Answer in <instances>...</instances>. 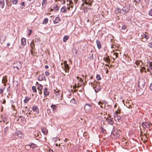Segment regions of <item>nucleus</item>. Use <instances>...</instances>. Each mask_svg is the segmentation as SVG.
I'll return each mask as SVG.
<instances>
[{"mask_svg":"<svg viewBox=\"0 0 152 152\" xmlns=\"http://www.w3.org/2000/svg\"><path fill=\"white\" fill-rule=\"evenodd\" d=\"M22 66V64L20 61L16 62L13 64V69L15 73L18 74L19 73V70L21 68Z\"/></svg>","mask_w":152,"mask_h":152,"instance_id":"f257e3e1","label":"nucleus"},{"mask_svg":"<svg viewBox=\"0 0 152 152\" xmlns=\"http://www.w3.org/2000/svg\"><path fill=\"white\" fill-rule=\"evenodd\" d=\"M92 104H86L84 107V110L87 113H90L92 110Z\"/></svg>","mask_w":152,"mask_h":152,"instance_id":"f03ea898","label":"nucleus"},{"mask_svg":"<svg viewBox=\"0 0 152 152\" xmlns=\"http://www.w3.org/2000/svg\"><path fill=\"white\" fill-rule=\"evenodd\" d=\"M111 137L112 138L116 139L119 137L120 134L119 131L117 130H114L111 133Z\"/></svg>","mask_w":152,"mask_h":152,"instance_id":"7ed1b4c3","label":"nucleus"},{"mask_svg":"<svg viewBox=\"0 0 152 152\" xmlns=\"http://www.w3.org/2000/svg\"><path fill=\"white\" fill-rule=\"evenodd\" d=\"M100 83L98 82H96V85L94 86L93 88L94 89L95 91L97 93L101 89V88L99 86Z\"/></svg>","mask_w":152,"mask_h":152,"instance_id":"20e7f679","label":"nucleus"},{"mask_svg":"<svg viewBox=\"0 0 152 152\" xmlns=\"http://www.w3.org/2000/svg\"><path fill=\"white\" fill-rule=\"evenodd\" d=\"M142 125L144 128H149L152 125V124L149 122H142Z\"/></svg>","mask_w":152,"mask_h":152,"instance_id":"39448f33","label":"nucleus"},{"mask_svg":"<svg viewBox=\"0 0 152 152\" xmlns=\"http://www.w3.org/2000/svg\"><path fill=\"white\" fill-rule=\"evenodd\" d=\"M83 2L82 4V6L84 7V4H85L86 5H88L91 6L92 4L93 0H82Z\"/></svg>","mask_w":152,"mask_h":152,"instance_id":"423d86ee","label":"nucleus"},{"mask_svg":"<svg viewBox=\"0 0 152 152\" xmlns=\"http://www.w3.org/2000/svg\"><path fill=\"white\" fill-rule=\"evenodd\" d=\"M69 65L67 64L62 66V68L65 71V73H69Z\"/></svg>","mask_w":152,"mask_h":152,"instance_id":"0eeeda50","label":"nucleus"},{"mask_svg":"<svg viewBox=\"0 0 152 152\" xmlns=\"http://www.w3.org/2000/svg\"><path fill=\"white\" fill-rule=\"evenodd\" d=\"M118 113L120 114L119 112L118 111H116L115 113V115L114 117V119L116 121H119L121 119V117L118 114Z\"/></svg>","mask_w":152,"mask_h":152,"instance_id":"6e6552de","label":"nucleus"},{"mask_svg":"<svg viewBox=\"0 0 152 152\" xmlns=\"http://www.w3.org/2000/svg\"><path fill=\"white\" fill-rule=\"evenodd\" d=\"M15 135L18 136L20 138H23L24 137V135L20 131H19L15 133Z\"/></svg>","mask_w":152,"mask_h":152,"instance_id":"1a4fd4ad","label":"nucleus"},{"mask_svg":"<svg viewBox=\"0 0 152 152\" xmlns=\"http://www.w3.org/2000/svg\"><path fill=\"white\" fill-rule=\"evenodd\" d=\"M32 110L35 112V114H38L39 113V109L37 106L34 105L32 108Z\"/></svg>","mask_w":152,"mask_h":152,"instance_id":"9d476101","label":"nucleus"},{"mask_svg":"<svg viewBox=\"0 0 152 152\" xmlns=\"http://www.w3.org/2000/svg\"><path fill=\"white\" fill-rule=\"evenodd\" d=\"M26 146H29L33 149L35 148L38 147L37 145L33 143H31L30 144L26 145Z\"/></svg>","mask_w":152,"mask_h":152,"instance_id":"9b49d317","label":"nucleus"},{"mask_svg":"<svg viewBox=\"0 0 152 152\" xmlns=\"http://www.w3.org/2000/svg\"><path fill=\"white\" fill-rule=\"evenodd\" d=\"M51 107L52 109V111L53 112H56L58 110V107L55 104L51 105Z\"/></svg>","mask_w":152,"mask_h":152,"instance_id":"f8f14e48","label":"nucleus"},{"mask_svg":"<svg viewBox=\"0 0 152 152\" xmlns=\"http://www.w3.org/2000/svg\"><path fill=\"white\" fill-rule=\"evenodd\" d=\"M149 66L147 69V71L150 72V73L152 74V63L149 62Z\"/></svg>","mask_w":152,"mask_h":152,"instance_id":"ddd939ff","label":"nucleus"},{"mask_svg":"<svg viewBox=\"0 0 152 152\" xmlns=\"http://www.w3.org/2000/svg\"><path fill=\"white\" fill-rule=\"evenodd\" d=\"M45 79V77L44 74L40 75L38 78V80L42 81L44 80Z\"/></svg>","mask_w":152,"mask_h":152,"instance_id":"4468645a","label":"nucleus"},{"mask_svg":"<svg viewBox=\"0 0 152 152\" xmlns=\"http://www.w3.org/2000/svg\"><path fill=\"white\" fill-rule=\"evenodd\" d=\"M128 10L127 8L124 7L122 10H120V12L122 13L123 14H125L128 12Z\"/></svg>","mask_w":152,"mask_h":152,"instance_id":"2eb2a0df","label":"nucleus"},{"mask_svg":"<svg viewBox=\"0 0 152 152\" xmlns=\"http://www.w3.org/2000/svg\"><path fill=\"white\" fill-rule=\"evenodd\" d=\"M106 120L108 122V123L111 125H113V118H107L106 119Z\"/></svg>","mask_w":152,"mask_h":152,"instance_id":"dca6fc26","label":"nucleus"},{"mask_svg":"<svg viewBox=\"0 0 152 152\" xmlns=\"http://www.w3.org/2000/svg\"><path fill=\"white\" fill-rule=\"evenodd\" d=\"M41 131L45 135H47L48 133V130L45 127L41 128Z\"/></svg>","mask_w":152,"mask_h":152,"instance_id":"f3484780","label":"nucleus"},{"mask_svg":"<svg viewBox=\"0 0 152 152\" xmlns=\"http://www.w3.org/2000/svg\"><path fill=\"white\" fill-rule=\"evenodd\" d=\"M121 30L122 32L125 33L127 32L128 29L125 25H123L122 26Z\"/></svg>","mask_w":152,"mask_h":152,"instance_id":"a211bd4d","label":"nucleus"},{"mask_svg":"<svg viewBox=\"0 0 152 152\" xmlns=\"http://www.w3.org/2000/svg\"><path fill=\"white\" fill-rule=\"evenodd\" d=\"M44 94L45 96H48L49 94V92L48 88L47 87H45L44 89Z\"/></svg>","mask_w":152,"mask_h":152,"instance_id":"6ab92c4d","label":"nucleus"},{"mask_svg":"<svg viewBox=\"0 0 152 152\" xmlns=\"http://www.w3.org/2000/svg\"><path fill=\"white\" fill-rule=\"evenodd\" d=\"M143 35H142V38L144 37L147 39L149 38V35L148 33L145 32L144 33H143Z\"/></svg>","mask_w":152,"mask_h":152,"instance_id":"aec40b11","label":"nucleus"},{"mask_svg":"<svg viewBox=\"0 0 152 152\" xmlns=\"http://www.w3.org/2000/svg\"><path fill=\"white\" fill-rule=\"evenodd\" d=\"M96 43L98 49H101L102 48V45L100 41L99 40H96Z\"/></svg>","mask_w":152,"mask_h":152,"instance_id":"412c9836","label":"nucleus"},{"mask_svg":"<svg viewBox=\"0 0 152 152\" xmlns=\"http://www.w3.org/2000/svg\"><path fill=\"white\" fill-rule=\"evenodd\" d=\"M47 0H43L42 2V6L43 8H45L46 6Z\"/></svg>","mask_w":152,"mask_h":152,"instance_id":"4be33fe9","label":"nucleus"},{"mask_svg":"<svg viewBox=\"0 0 152 152\" xmlns=\"http://www.w3.org/2000/svg\"><path fill=\"white\" fill-rule=\"evenodd\" d=\"M93 51L92 50H91L90 52L91 53L89 54L90 56L88 57V58L90 60H93L94 59L93 54L92 53Z\"/></svg>","mask_w":152,"mask_h":152,"instance_id":"5701e85b","label":"nucleus"},{"mask_svg":"<svg viewBox=\"0 0 152 152\" xmlns=\"http://www.w3.org/2000/svg\"><path fill=\"white\" fill-rule=\"evenodd\" d=\"M4 0H0V7L1 8H4Z\"/></svg>","mask_w":152,"mask_h":152,"instance_id":"b1692460","label":"nucleus"},{"mask_svg":"<svg viewBox=\"0 0 152 152\" xmlns=\"http://www.w3.org/2000/svg\"><path fill=\"white\" fill-rule=\"evenodd\" d=\"M61 20L58 17H57L55 18V20H54L53 21V23L54 24H56L58 23Z\"/></svg>","mask_w":152,"mask_h":152,"instance_id":"393cba45","label":"nucleus"},{"mask_svg":"<svg viewBox=\"0 0 152 152\" xmlns=\"http://www.w3.org/2000/svg\"><path fill=\"white\" fill-rule=\"evenodd\" d=\"M61 12L62 13H65L67 12L66 7L65 6H64L62 7L61 9Z\"/></svg>","mask_w":152,"mask_h":152,"instance_id":"a878e982","label":"nucleus"},{"mask_svg":"<svg viewBox=\"0 0 152 152\" xmlns=\"http://www.w3.org/2000/svg\"><path fill=\"white\" fill-rule=\"evenodd\" d=\"M21 44L23 46H25L26 44V39L23 38L21 39Z\"/></svg>","mask_w":152,"mask_h":152,"instance_id":"bb28decb","label":"nucleus"},{"mask_svg":"<svg viewBox=\"0 0 152 152\" xmlns=\"http://www.w3.org/2000/svg\"><path fill=\"white\" fill-rule=\"evenodd\" d=\"M30 46L31 50H35V49H34L35 47V45L33 41H32L31 42Z\"/></svg>","mask_w":152,"mask_h":152,"instance_id":"cd10ccee","label":"nucleus"},{"mask_svg":"<svg viewBox=\"0 0 152 152\" xmlns=\"http://www.w3.org/2000/svg\"><path fill=\"white\" fill-rule=\"evenodd\" d=\"M37 83L38 84L37 88L39 91L42 90V86L39 84H38L37 82Z\"/></svg>","mask_w":152,"mask_h":152,"instance_id":"c85d7f7f","label":"nucleus"},{"mask_svg":"<svg viewBox=\"0 0 152 152\" xmlns=\"http://www.w3.org/2000/svg\"><path fill=\"white\" fill-rule=\"evenodd\" d=\"M7 76H4L2 81V83H7Z\"/></svg>","mask_w":152,"mask_h":152,"instance_id":"c756f323","label":"nucleus"},{"mask_svg":"<svg viewBox=\"0 0 152 152\" xmlns=\"http://www.w3.org/2000/svg\"><path fill=\"white\" fill-rule=\"evenodd\" d=\"M109 57L108 56L107 57H104L103 58V60L106 62L108 63H110V60L109 58Z\"/></svg>","mask_w":152,"mask_h":152,"instance_id":"7c9ffc66","label":"nucleus"},{"mask_svg":"<svg viewBox=\"0 0 152 152\" xmlns=\"http://www.w3.org/2000/svg\"><path fill=\"white\" fill-rule=\"evenodd\" d=\"M69 37L68 36H65L63 39V41L64 42H65L69 39Z\"/></svg>","mask_w":152,"mask_h":152,"instance_id":"2f4dec72","label":"nucleus"},{"mask_svg":"<svg viewBox=\"0 0 152 152\" xmlns=\"http://www.w3.org/2000/svg\"><path fill=\"white\" fill-rule=\"evenodd\" d=\"M31 99L30 97H26L25 99L24 100V103H26Z\"/></svg>","mask_w":152,"mask_h":152,"instance_id":"473e14b6","label":"nucleus"},{"mask_svg":"<svg viewBox=\"0 0 152 152\" xmlns=\"http://www.w3.org/2000/svg\"><path fill=\"white\" fill-rule=\"evenodd\" d=\"M53 9L56 11H57L59 10V7L56 4H55L53 7Z\"/></svg>","mask_w":152,"mask_h":152,"instance_id":"72a5a7b5","label":"nucleus"},{"mask_svg":"<svg viewBox=\"0 0 152 152\" xmlns=\"http://www.w3.org/2000/svg\"><path fill=\"white\" fill-rule=\"evenodd\" d=\"M1 117L2 121L4 123L6 121V116L5 115H2L1 116Z\"/></svg>","mask_w":152,"mask_h":152,"instance_id":"f704fd0d","label":"nucleus"},{"mask_svg":"<svg viewBox=\"0 0 152 152\" xmlns=\"http://www.w3.org/2000/svg\"><path fill=\"white\" fill-rule=\"evenodd\" d=\"M10 2L14 4H16L18 2V0H11Z\"/></svg>","mask_w":152,"mask_h":152,"instance_id":"c9c22d12","label":"nucleus"},{"mask_svg":"<svg viewBox=\"0 0 152 152\" xmlns=\"http://www.w3.org/2000/svg\"><path fill=\"white\" fill-rule=\"evenodd\" d=\"M48 19L47 18H45L43 21V24H46L48 22Z\"/></svg>","mask_w":152,"mask_h":152,"instance_id":"e433bc0d","label":"nucleus"},{"mask_svg":"<svg viewBox=\"0 0 152 152\" xmlns=\"http://www.w3.org/2000/svg\"><path fill=\"white\" fill-rule=\"evenodd\" d=\"M100 131L102 133H104L106 132V130L104 129L101 126L100 128Z\"/></svg>","mask_w":152,"mask_h":152,"instance_id":"4c0bfd02","label":"nucleus"},{"mask_svg":"<svg viewBox=\"0 0 152 152\" xmlns=\"http://www.w3.org/2000/svg\"><path fill=\"white\" fill-rule=\"evenodd\" d=\"M54 91H55L54 93H55V94L56 95L58 96L59 95V92L60 91L59 90H58L57 89L56 90H55Z\"/></svg>","mask_w":152,"mask_h":152,"instance_id":"58836bf2","label":"nucleus"},{"mask_svg":"<svg viewBox=\"0 0 152 152\" xmlns=\"http://www.w3.org/2000/svg\"><path fill=\"white\" fill-rule=\"evenodd\" d=\"M21 5L23 6V7H20V8L21 9H23L24 7L25 6V3L24 2H22L21 3Z\"/></svg>","mask_w":152,"mask_h":152,"instance_id":"ea45409f","label":"nucleus"},{"mask_svg":"<svg viewBox=\"0 0 152 152\" xmlns=\"http://www.w3.org/2000/svg\"><path fill=\"white\" fill-rule=\"evenodd\" d=\"M9 127H5L4 129V134H6L7 132H8V130Z\"/></svg>","mask_w":152,"mask_h":152,"instance_id":"a19ab883","label":"nucleus"},{"mask_svg":"<svg viewBox=\"0 0 152 152\" xmlns=\"http://www.w3.org/2000/svg\"><path fill=\"white\" fill-rule=\"evenodd\" d=\"M96 79L98 80H99L101 79L100 76V75L99 74L97 75H96Z\"/></svg>","mask_w":152,"mask_h":152,"instance_id":"79ce46f5","label":"nucleus"},{"mask_svg":"<svg viewBox=\"0 0 152 152\" xmlns=\"http://www.w3.org/2000/svg\"><path fill=\"white\" fill-rule=\"evenodd\" d=\"M96 82L94 81V82H91L90 83H89V84L90 83L91 86L94 87V86H95L96 85Z\"/></svg>","mask_w":152,"mask_h":152,"instance_id":"37998d69","label":"nucleus"},{"mask_svg":"<svg viewBox=\"0 0 152 152\" xmlns=\"http://www.w3.org/2000/svg\"><path fill=\"white\" fill-rule=\"evenodd\" d=\"M32 90H33V91H34V92H37V90H36L35 87L34 86H32Z\"/></svg>","mask_w":152,"mask_h":152,"instance_id":"c03bdc74","label":"nucleus"},{"mask_svg":"<svg viewBox=\"0 0 152 152\" xmlns=\"http://www.w3.org/2000/svg\"><path fill=\"white\" fill-rule=\"evenodd\" d=\"M142 62V61H139L138 60L136 61L135 62V64H136L137 65H138L140 64V62Z\"/></svg>","mask_w":152,"mask_h":152,"instance_id":"a18cd8bd","label":"nucleus"},{"mask_svg":"<svg viewBox=\"0 0 152 152\" xmlns=\"http://www.w3.org/2000/svg\"><path fill=\"white\" fill-rule=\"evenodd\" d=\"M129 103H127L126 102V106L129 108H131L132 107V106L130 105H129Z\"/></svg>","mask_w":152,"mask_h":152,"instance_id":"49530a36","label":"nucleus"},{"mask_svg":"<svg viewBox=\"0 0 152 152\" xmlns=\"http://www.w3.org/2000/svg\"><path fill=\"white\" fill-rule=\"evenodd\" d=\"M34 50H32L31 49V56H34Z\"/></svg>","mask_w":152,"mask_h":152,"instance_id":"de8ad7c7","label":"nucleus"},{"mask_svg":"<svg viewBox=\"0 0 152 152\" xmlns=\"http://www.w3.org/2000/svg\"><path fill=\"white\" fill-rule=\"evenodd\" d=\"M140 0H134V2H135L136 3L135 5H136V4L137 3L139 4L140 2Z\"/></svg>","mask_w":152,"mask_h":152,"instance_id":"09e8293b","label":"nucleus"},{"mask_svg":"<svg viewBox=\"0 0 152 152\" xmlns=\"http://www.w3.org/2000/svg\"><path fill=\"white\" fill-rule=\"evenodd\" d=\"M146 70V68L145 67H143L142 68V69H141L140 70L141 72H142V71L145 70V72L146 73V71H145Z\"/></svg>","mask_w":152,"mask_h":152,"instance_id":"8fccbe9b","label":"nucleus"},{"mask_svg":"<svg viewBox=\"0 0 152 152\" xmlns=\"http://www.w3.org/2000/svg\"><path fill=\"white\" fill-rule=\"evenodd\" d=\"M30 4H32L34 2L35 0H28Z\"/></svg>","mask_w":152,"mask_h":152,"instance_id":"3c124183","label":"nucleus"},{"mask_svg":"<svg viewBox=\"0 0 152 152\" xmlns=\"http://www.w3.org/2000/svg\"><path fill=\"white\" fill-rule=\"evenodd\" d=\"M149 15L151 16H152V9H151L149 11Z\"/></svg>","mask_w":152,"mask_h":152,"instance_id":"603ef678","label":"nucleus"},{"mask_svg":"<svg viewBox=\"0 0 152 152\" xmlns=\"http://www.w3.org/2000/svg\"><path fill=\"white\" fill-rule=\"evenodd\" d=\"M90 9V8H88L87 7H86V8L85 9H84V12H87L88 11V9L89 10Z\"/></svg>","mask_w":152,"mask_h":152,"instance_id":"864d4df0","label":"nucleus"},{"mask_svg":"<svg viewBox=\"0 0 152 152\" xmlns=\"http://www.w3.org/2000/svg\"><path fill=\"white\" fill-rule=\"evenodd\" d=\"M71 102H72L73 103L75 104L76 103V101L75 99H73L71 100Z\"/></svg>","mask_w":152,"mask_h":152,"instance_id":"5fc2aeb1","label":"nucleus"},{"mask_svg":"<svg viewBox=\"0 0 152 152\" xmlns=\"http://www.w3.org/2000/svg\"><path fill=\"white\" fill-rule=\"evenodd\" d=\"M29 32L28 34V35L30 36L31 35V33H32V31L30 29L29 30Z\"/></svg>","mask_w":152,"mask_h":152,"instance_id":"6e6d98bb","label":"nucleus"},{"mask_svg":"<svg viewBox=\"0 0 152 152\" xmlns=\"http://www.w3.org/2000/svg\"><path fill=\"white\" fill-rule=\"evenodd\" d=\"M118 53H117L114 52V55L115 56L116 58L118 57Z\"/></svg>","mask_w":152,"mask_h":152,"instance_id":"4d7b16f0","label":"nucleus"},{"mask_svg":"<svg viewBox=\"0 0 152 152\" xmlns=\"http://www.w3.org/2000/svg\"><path fill=\"white\" fill-rule=\"evenodd\" d=\"M61 2L62 4H65V0H58Z\"/></svg>","mask_w":152,"mask_h":152,"instance_id":"13d9d810","label":"nucleus"},{"mask_svg":"<svg viewBox=\"0 0 152 152\" xmlns=\"http://www.w3.org/2000/svg\"><path fill=\"white\" fill-rule=\"evenodd\" d=\"M148 46L150 48H152V42L149 43L148 44Z\"/></svg>","mask_w":152,"mask_h":152,"instance_id":"bf43d9fd","label":"nucleus"},{"mask_svg":"<svg viewBox=\"0 0 152 152\" xmlns=\"http://www.w3.org/2000/svg\"><path fill=\"white\" fill-rule=\"evenodd\" d=\"M45 75H46V76H48L49 75L50 73L46 71L45 72Z\"/></svg>","mask_w":152,"mask_h":152,"instance_id":"052dcab7","label":"nucleus"},{"mask_svg":"<svg viewBox=\"0 0 152 152\" xmlns=\"http://www.w3.org/2000/svg\"><path fill=\"white\" fill-rule=\"evenodd\" d=\"M4 93V91L2 89H0V94H3Z\"/></svg>","mask_w":152,"mask_h":152,"instance_id":"680f3d73","label":"nucleus"},{"mask_svg":"<svg viewBox=\"0 0 152 152\" xmlns=\"http://www.w3.org/2000/svg\"><path fill=\"white\" fill-rule=\"evenodd\" d=\"M79 81L80 82H81L83 83H84V82H83V80L81 78H80L79 79Z\"/></svg>","mask_w":152,"mask_h":152,"instance_id":"e2e57ef3","label":"nucleus"},{"mask_svg":"<svg viewBox=\"0 0 152 152\" xmlns=\"http://www.w3.org/2000/svg\"><path fill=\"white\" fill-rule=\"evenodd\" d=\"M6 101L5 100V99H3V101L2 103L3 104H5L6 103Z\"/></svg>","mask_w":152,"mask_h":152,"instance_id":"0e129e2a","label":"nucleus"},{"mask_svg":"<svg viewBox=\"0 0 152 152\" xmlns=\"http://www.w3.org/2000/svg\"><path fill=\"white\" fill-rule=\"evenodd\" d=\"M149 88L150 89L152 90V83L151 84Z\"/></svg>","mask_w":152,"mask_h":152,"instance_id":"69168bd1","label":"nucleus"},{"mask_svg":"<svg viewBox=\"0 0 152 152\" xmlns=\"http://www.w3.org/2000/svg\"><path fill=\"white\" fill-rule=\"evenodd\" d=\"M10 86H9L8 88H7V91H10Z\"/></svg>","mask_w":152,"mask_h":152,"instance_id":"338daca9","label":"nucleus"},{"mask_svg":"<svg viewBox=\"0 0 152 152\" xmlns=\"http://www.w3.org/2000/svg\"><path fill=\"white\" fill-rule=\"evenodd\" d=\"M63 63H64V65H65L67 64V62L66 61H64Z\"/></svg>","mask_w":152,"mask_h":152,"instance_id":"774afa93","label":"nucleus"}]
</instances>
